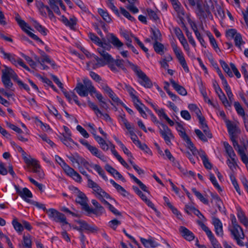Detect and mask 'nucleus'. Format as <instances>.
<instances>
[{
    "label": "nucleus",
    "instance_id": "nucleus-3",
    "mask_svg": "<svg viewBox=\"0 0 248 248\" xmlns=\"http://www.w3.org/2000/svg\"><path fill=\"white\" fill-rule=\"evenodd\" d=\"M72 190L76 197V202L81 206L82 209L88 213L93 212V209L88 205V199L86 195L76 187H73Z\"/></svg>",
    "mask_w": 248,
    "mask_h": 248
},
{
    "label": "nucleus",
    "instance_id": "nucleus-61",
    "mask_svg": "<svg viewBox=\"0 0 248 248\" xmlns=\"http://www.w3.org/2000/svg\"><path fill=\"white\" fill-rule=\"evenodd\" d=\"M132 101L134 103V105L137 110L139 111L141 108H145L144 105L142 104L140 101L139 100L138 97H137L133 99Z\"/></svg>",
    "mask_w": 248,
    "mask_h": 248
},
{
    "label": "nucleus",
    "instance_id": "nucleus-53",
    "mask_svg": "<svg viewBox=\"0 0 248 248\" xmlns=\"http://www.w3.org/2000/svg\"><path fill=\"white\" fill-rule=\"evenodd\" d=\"M1 81L6 88L10 89L12 87L13 83L11 81V78L1 76Z\"/></svg>",
    "mask_w": 248,
    "mask_h": 248
},
{
    "label": "nucleus",
    "instance_id": "nucleus-28",
    "mask_svg": "<svg viewBox=\"0 0 248 248\" xmlns=\"http://www.w3.org/2000/svg\"><path fill=\"white\" fill-rule=\"evenodd\" d=\"M97 51L107 64L112 63L114 62V59L111 56L102 48H98Z\"/></svg>",
    "mask_w": 248,
    "mask_h": 248
},
{
    "label": "nucleus",
    "instance_id": "nucleus-32",
    "mask_svg": "<svg viewBox=\"0 0 248 248\" xmlns=\"http://www.w3.org/2000/svg\"><path fill=\"white\" fill-rule=\"evenodd\" d=\"M237 216L240 222L245 226H248V219L240 208H237Z\"/></svg>",
    "mask_w": 248,
    "mask_h": 248
},
{
    "label": "nucleus",
    "instance_id": "nucleus-9",
    "mask_svg": "<svg viewBox=\"0 0 248 248\" xmlns=\"http://www.w3.org/2000/svg\"><path fill=\"white\" fill-rule=\"evenodd\" d=\"M46 213L49 217L52 220L57 222L61 223L62 225L68 224L64 215L58 212L56 210L50 208L46 210Z\"/></svg>",
    "mask_w": 248,
    "mask_h": 248
},
{
    "label": "nucleus",
    "instance_id": "nucleus-60",
    "mask_svg": "<svg viewBox=\"0 0 248 248\" xmlns=\"http://www.w3.org/2000/svg\"><path fill=\"white\" fill-rule=\"evenodd\" d=\"M195 132L197 135V136L199 138L200 140H202L203 142L207 141L208 138L204 133H203L200 130L196 129L195 130Z\"/></svg>",
    "mask_w": 248,
    "mask_h": 248
},
{
    "label": "nucleus",
    "instance_id": "nucleus-40",
    "mask_svg": "<svg viewBox=\"0 0 248 248\" xmlns=\"http://www.w3.org/2000/svg\"><path fill=\"white\" fill-rule=\"evenodd\" d=\"M237 161L238 159L237 157L231 158H228V159L226 161V163L228 165L229 168L233 171L234 170L236 169V168L237 167Z\"/></svg>",
    "mask_w": 248,
    "mask_h": 248
},
{
    "label": "nucleus",
    "instance_id": "nucleus-15",
    "mask_svg": "<svg viewBox=\"0 0 248 248\" xmlns=\"http://www.w3.org/2000/svg\"><path fill=\"white\" fill-rule=\"evenodd\" d=\"M100 88L103 90L117 105H121L123 102L107 84L101 83L100 84Z\"/></svg>",
    "mask_w": 248,
    "mask_h": 248
},
{
    "label": "nucleus",
    "instance_id": "nucleus-24",
    "mask_svg": "<svg viewBox=\"0 0 248 248\" xmlns=\"http://www.w3.org/2000/svg\"><path fill=\"white\" fill-rule=\"evenodd\" d=\"M92 155L103 161H106V157L102 152L94 146L91 145L88 149Z\"/></svg>",
    "mask_w": 248,
    "mask_h": 248
},
{
    "label": "nucleus",
    "instance_id": "nucleus-5",
    "mask_svg": "<svg viewBox=\"0 0 248 248\" xmlns=\"http://www.w3.org/2000/svg\"><path fill=\"white\" fill-rule=\"evenodd\" d=\"M129 63L131 68L138 76L140 84L145 88H151L152 86V83L146 75L137 65Z\"/></svg>",
    "mask_w": 248,
    "mask_h": 248
},
{
    "label": "nucleus",
    "instance_id": "nucleus-62",
    "mask_svg": "<svg viewBox=\"0 0 248 248\" xmlns=\"http://www.w3.org/2000/svg\"><path fill=\"white\" fill-rule=\"evenodd\" d=\"M124 89L128 92L132 99L138 97L136 95V91L131 86L125 85Z\"/></svg>",
    "mask_w": 248,
    "mask_h": 248
},
{
    "label": "nucleus",
    "instance_id": "nucleus-11",
    "mask_svg": "<svg viewBox=\"0 0 248 248\" xmlns=\"http://www.w3.org/2000/svg\"><path fill=\"white\" fill-rule=\"evenodd\" d=\"M16 18L20 27L30 37L35 40L42 42L37 35L31 31V30H32L31 28L24 20H22L18 15Z\"/></svg>",
    "mask_w": 248,
    "mask_h": 248
},
{
    "label": "nucleus",
    "instance_id": "nucleus-2",
    "mask_svg": "<svg viewBox=\"0 0 248 248\" xmlns=\"http://www.w3.org/2000/svg\"><path fill=\"white\" fill-rule=\"evenodd\" d=\"M83 81L84 84L78 83L75 89L79 96L86 97L89 93L92 94L93 92H95V88L92 85L91 80L88 78H84Z\"/></svg>",
    "mask_w": 248,
    "mask_h": 248
},
{
    "label": "nucleus",
    "instance_id": "nucleus-64",
    "mask_svg": "<svg viewBox=\"0 0 248 248\" xmlns=\"http://www.w3.org/2000/svg\"><path fill=\"white\" fill-rule=\"evenodd\" d=\"M200 127L203 130V133L208 138L211 139L212 138V135L209 130V128L206 123L202 124L201 125Z\"/></svg>",
    "mask_w": 248,
    "mask_h": 248
},
{
    "label": "nucleus",
    "instance_id": "nucleus-6",
    "mask_svg": "<svg viewBox=\"0 0 248 248\" xmlns=\"http://www.w3.org/2000/svg\"><path fill=\"white\" fill-rule=\"evenodd\" d=\"M170 44L173 53L175 54L179 63L182 66L185 72L187 73H189V69L186 61L184 54L182 49L174 41H171Z\"/></svg>",
    "mask_w": 248,
    "mask_h": 248
},
{
    "label": "nucleus",
    "instance_id": "nucleus-21",
    "mask_svg": "<svg viewBox=\"0 0 248 248\" xmlns=\"http://www.w3.org/2000/svg\"><path fill=\"white\" fill-rule=\"evenodd\" d=\"M195 150L196 151L195 152H191L192 153V155H199L202 160L204 166L207 169H211L212 168V165L209 162L205 152L202 150L198 151L196 148Z\"/></svg>",
    "mask_w": 248,
    "mask_h": 248
},
{
    "label": "nucleus",
    "instance_id": "nucleus-12",
    "mask_svg": "<svg viewBox=\"0 0 248 248\" xmlns=\"http://www.w3.org/2000/svg\"><path fill=\"white\" fill-rule=\"evenodd\" d=\"M83 166L79 167L78 168L80 172L84 175L87 180V186L88 187L92 188L94 194L101 189L99 185L91 179L90 176L82 168Z\"/></svg>",
    "mask_w": 248,
    "mask_h": 248
},
{
    "label": "nucleus",
    "instance_id": "nucleus-50",
    "mask_svg": "<svg viewBox=\"0 0 248 248\" xmlns=\"http://www.w3.org/2000/svg\"><path fill=\"white\" fill-rule=\"evenodd\" d=\"M154 48L155 49V51L156 53H157L160 55H162L164 53V46L163 45H162V44H161L158 42H155L154 43Z\"/></svg>",
    "mask_w": 248,
    "mask_h": 248
},
{
    "label": "nucleus",
    "instance_id": "nucleus-1",
    "mask_svg": "<svg viewBox=\"0 0 248 248\" xmlns=\"http://www.w3.org/2000/svg\"><path fill=\"white\" fill-rule=\"evenodd\" d=\"M17 150L21 153L22 157L25 163L28 166L32 167V171L37 173L40 178L44 177V174L42 171L38 161L28 155L19 146L16 145Z\"/></svg>",
    "mask_w": 248,
    "mask_h": 248
},
{
    "label": "nucleus",
    "instance_id": "nucleus-54",
    "mask_svg": "<svg viewBox=\"0 0 248 248\" xmlns=\"http://www.w3.org/2000/svg\"><path fill=\"white\" fill-rule=\"evenodd\" d=\"M89 38L97 46H99L102 42V40L97 37L95 34L93 33H89L88 34Z\"/></svg>",
    "mask_w": 248,
    "mask_h": 248
},
{
    "label": "nucleus",
    "instance_id": "nucleus-33",
    "mask_svg": "<svg viewBox=\"0 0 248 248\" xmlns=\"http://www.w3.org/2000/svg\"><path fill=\"white\" fill-rule=\"evenodd\" d=\"M170 83L173 88L177 92V93L183 96L186 95L187 92L186 89L182 86L178 84L174 80H171Z\"/></svg>",
    "mask_w": 248,
    "mask_h": 248
},
{
    "label": "nucleus",
    "instance_id": "nucleus-35",
    "mask_svg": "<svg viewBox=\"0 0 248 248\" xmlns=\"http://www.w3.org/2000/svg\"><path fill=\"white\" fill-rule=\"evenodd\" d=\"M60 139L62 142L68 148H72L74 145H77V144L71 139V136H62Z\"/></svg>",
    "mask_w": 248,
    "mask_h": 248
},
{
    "label": "nucleus",
    "instance_id": "nucleus-37",
    "mask_svg": "<svg viewBox=\"0 0 248 248\" xmlns=\"http://www.w3.org/2000/svg\"><path fill=\"white\" fill-rule=\"evenodd\" d=\"M31 21L34 27L43 35L47 34V30L41 25L36 20L33 18L31 19Z\"/></svg>",
    "mask_w": 248,
    "mask_h": 248
},
{
    "label": "nucleus",
    "instance_id": "nucleus-18",
    "mask_svg": "<svg viewBox=\"0 0 248 248\" xmlns=\"http://www.w3.org/2000/svg\"><path fill=\"white\" fill-rule=\"evenodd\" d=\"M199 225L202 228L203 231H204L209 240H210L213 247H217V246L219 244L218 243L217 240L215 237L214 234L209 229V228L207 227L202 222L200 221H198Z\"/></svg>",
    "mask_w": 248,
    "mask_h": 248
},
{
    "label": "nucleus",
    "instance_id": "nucleus-45",
    "mask_svg": "<svg viewBox=\"0 0 248 248\" xmlns=\"http://www.w3.org/2000/svg\"><path fill=\"white\" fill-rule=\"evenodd\" d=\"M87 102L89 107L94 111L97 117H99V114H102V111L98 108L97 106L94 103L91 102L89 98Z\"/></svg>",
    "mask_w": 248,
    "mask_h": 248
},
{
    "label": "nucleus",
    "instance_id": "nucleus-27",
    "mask_svg": "<svg viewBox=\"0 0 248 248\" xmlns=\"http://www.w3.org/2000/svg\"><path fill=\"white\" fill-rule=\"evenodd\" d=\"M140 240L143 245L147 248H155L158 246V243L152 237H150L148 239L140 237Z\"/></svg>",
    "mask_w": 248,
    "mask_h": 248
},
{
    "label": "nucleus",
    "instance_id": "nucleus-26",
    "mask_svg": "<svg viewBox=\"0 0 248 248\" xmlns=\"http://www.w3.org/2000/svg\"><path fill=\"white\" fill-rule=\"evenodd\" d=\"M179 231L181 235L186 240L190 241L194 239V234L186 227L183 226L180 227L179 228Z\"/></svg>",
    "mask_w": 248,
    "mask_h": 248
},
{
    "label": "nucleus",
    "instance_id": "nucleus-17",
    "mask_svg": "<svg viewBox=\"0 0 248 248\" xmlns=\"http://www.w3.org/2000/svg\"><path fill=\"white\" fill-rule=\"evenodd\" d=\"M48 3L50 7L49 8L58 15H61L59 6H60L63 11H65L66 10V7L63 4L62 0H48Z\"/></svg>",
    "mask_w": 248,
    "mask_h": 248
},
{
    "label": "nucleus",
    "instance_id": "nucleus-58",
    "mask_svg": "<svg viewBox=\"0 0 248 248\" xmlns=\"http://www.w3.org/2000/svg\"><path fill=\"white\" fill-rule=\"evenodd\" d=\"M230 179L232 185L233 186L235 190L239 195H241V191L239 188V185L236 181L235 178L232 175L230 176Z\"/></svg>",
    "mask_w": 248,
    "mask_h": 248
},
{
    "label": "nucleus",
    "instance_id": "nucleus-22",
    "mask_svg": "<svg viewBox=\"0 0 248 248\" xmlns=\"http://www.w3.org/2000/svg\"><path fill=\"white\" fill-rule=\"evenodd\" d=\"M171 3L174 10L177 13L178 17L181 20H183L185 16V12L180 2L177 0Z\"/></svg>",
    "mask_w": 248,
    "mask_h": 248
},
{
    "label": "nucleus",
    "instance_id": "nucleus-49",
    "mask_svg": "<svg viewBox=\"0 0 248 248\" xmlns=\"http://www.w3.org/2000/svg\"><path fill=\"white\" fill-rule=\"evenodd\" d=\"M219 63L223 68V69L224 70V71L228 75V76L230 77H232L233 74L231 70H230V68H229L228 65L227 64V63L224 61L223 60H220Z\"/></svg>",
    "mask_w": 248,
    "mask_h": 248
},
{
    "label": "nucleus",
    "instance_id": "nucleus-46",
    "mask_svg": "<svg viewBox=\"0 0 248 248\" xmlns=\"http://www.w3.org/2000/svg\"><path fill=\"white\" fill-rule=\"evenodd\" d=\"M235 46L240 49H242L241 46L245 44V42L243 40L241 35L238 33L234 38Z\"/></svg>",
    "mask_w": 248,
    "mask_h": 248
},
{
    "label": "nucleus",
    "instance_id": "nucleus-48",
    "mask_svg": "<svg viewBox=\"0 0 248 248\" xmlns=\"http://www.w3.org/2000/svg\"><path fill=\"white\" fill-rule=\"evenodd\" d=\"M23 245L26 248H32V242L31 235H23Z\"/></svg>",
    "mask_w": 248,
    "mask_h": 248
},
{
    "label": "nucleus",
    "instance_id": "nucleus-52",
    "mask_svg": "<svg viewBox=\"0 0 248 248\" xmlns=\"http://www.w3.org/2000/svg\"><path fill=\"white\" fill-rule=\"evenodd\" d=\"M233 105L237 114L239 116H241L245 114L244 109L238 102H234Z\"/></svg>",
    "mask_w": 248,
    "mask_h": 248
},
{
    "label": "nucleus",
    "instance_id": "nucleus-39",
    "mask_svg": "<svg viewBox=\"0 0 248 248\" xmlns=\"http://www.w3.org/2000/svg\"><path fill=\"white\" fill-rule=\"evenodd\" d=\"M97 12L106 22L110 23L111 21V18L106 9L98 8Z\"/></svg>",
    "mask_w": 248,
    "mask_h": 248
},
{
    "label": "nucleus",
    "instance_id": "nucleus-57",
    "mask_svg": "<svg viewBox=\"0 0 248 248\" xmlns=\"http://www.w3.org/2000/svg\"><path fill=\"white\" fill-rule=\"evenodd\" d=\"M41 56L42 57V60L41 61L42 63L46 62L51 64L52 66H54V62L53 61L51 60L49 57L44 52H42Z\"/></svg>",
    "mask_w": 248,
    "mask_h": 248
},
{
    "label": "nucleus",
    "instance_id": "nucleus-23",
    "mask_svg": "<svg viewBox=\"0 0 248 248\" xmlns=\"http://www.w3.org/2000/svg\"><path fill=\"white\" fill-rule=\"evenodd\" d=\"M109 41L113 46L119 50H121L124 44L120 39L114 34L110 33L108 35Z\"/></svg>",
    "mask_w": 248,
    "mask_h": 248
},
{
    "label": "nucleus",
    "instance_id": "nucleus-47",
    "mask_svg": "<svg viewBox=\"0 0 248 248\" xmlns=\"http://www.w3.org/2000/svg\"><path fill=\"white\" fill-rule=\"evenodd\" d=\"M38 7L41 15L44 17H46L49 7L44 5L43 3H39Z\"/></svg>",
    "mask_w": 248,
    "mask_h": 248
},
{
    "label": "nucleus",
    "instance_id": "nucleus-13",
    "mask_svg": "<svg viewBox=\"0 0 248 248\" xmlns=\"http://www.w3.org/2000/svg\"><path fill=\"white\" fill-rule=\"evenodd\" d=\"M162 128L159 129V133L164 139L166 143L168 145L171 144V140L173 138V136L170 129L165 124H161Z\"/></svg>",
    "mask_w": 248,
    "mask_h": 248
},
{
    "label": "nucleus",
    "instance_id": "nucleus-55",
    "mask_svg": "<svg viewBox=\"0 0 248 248\" xmlns=\"http://www.w3.org/2000/svg\"><path fill=\"white\" fill-rule=\"evenodd\" d=\"M93 58L96 61V63L93 65V68H96L107 64L103 59L98 58L97 56H94Z\"/></svg>",
    "mask_w": 248,
    "mask_h": 248
},
{
    "label": "nucleus",
    "instance_id": "nucleus-59",
    "mask_svg": "<svg viewBox=\"0 0 248 248\" xmlns=\"http://www.w3.org/2000/svg\"><path fill=\"white\" fill-rule=\"evenodd\" d=\"M13 225L15 229L18 232H21L23 230V225L17 221L16 218H15L12 222Z\"/></svg>",
    "mask_w": 248,
    "mask_h": 248
},
{
    "label": "nucleus",
    "instance_id": "nucleus-7",
    "mask_svg": "<svg viewBox=\"0 0 248 248\" xmlns=\"http://www.w3.org/2000/svg\"><path fill=\"white\" fill-rule=\"evenodd\" d=\"M69 159L71 161L74 166L79 167L83 166L86 169L89 170L90 166L89 163L78 153L71 154L67 156Z\"/></svg>",
    "mask_w": 248,
    "mask_h": 248
},
{
    "label": "nucleus",
    "instance_id": "nucleus-51",
    "mask_svg": "<svg viewBox=\"0 0 248 248\" xmlns=\"http://www.w3.org/2000/svg\"><path fill=\"white\" fill-rule=\"evenodd\" d=\"M202 94L203 96L205 102H207L208 104L213 107L215 108H218V104L217 103H213L211 101V100L208 97L207 93H206L205 91H202Z\"/></svg>",
    "mask_w": 248,
    "mask_h": 248
},
{
    "label": "nucleus",
    "instance_id": "nucleus-36",
    "mask_svg": "<svg viewBox=\"0 0 248 248\" xmlns=\"http://www.w3.org/2000/svg\"><path fill=\"white\" fill-rule=\"evenodd\" d=\"M111 153L121 163V164L126 168H128L129 166L127 163L123 159V158L119 155L117 151L115 149V145H111Z\"/></svg>",
    "mask_w": 248,
    "mask_h": 248
},
{
    "label": "nucleus",
    "instance_id": "nucleus-34",
    "mask_svg": "<svg viewBox=\"0 0 248 248\" xmlns=\"http://www.w3.org/2000/svg\"><path fill=\"white\" fill-rule=\"evenodd\" d=\"M0 52L3 55L4 59H8L13 64L15 65L16 60H17L18 57H16V55L13 54L5 52L2 47H0Z\"/></svg>",
    "mask_w": 248,
    "mask_h": 248
},
{
    "label": "nucleus",
    "instance_id": "nucleus-8",
    "mask_svg": "<svg viewBox=\"0 0 248 248\" xmlns=\"http://www.w3.org/2000/svg\"><path fill=\"white\" fill-rule=\"evenodd\" d=\"M229 230L231 233V235L236 241L238 245L243 246V242L241 240L244 238V234L241 227L238 225L234 226H229Z\"/></svg>",
    "mask_w": 248,
    "mask_h": 248
},
{
    "label": "nucleus",
    "instance_id": "nucleus-56",
    "mask_svg": "<svg viewBox=\"0 0 248 248\" xmlns=\"http://www.w3.org/2000/svg\"><path fill=\"white\" fill-rule=\"evenodd\" d=\"M188 108L190 110L194 112L197 116H199L202 114L201 112L198 107L194 104H189L188 106Z\"/></svg>",
    "mask_w": 248,
    "mask_h": 248
},
{
    "label": "nucleus",
    "instance_id": "nucleus-63",
    "mask_svg": "<svg viewBox=\"0 0 248 248\" xmlns=\"http://www.w3.org/2000/svg\"><path fill=\"white\" fill-rule=\"evenodd\" d=\"M223 88L226 93L229 100L232 102L233 100V95L230 86L229 84H227L223 86Z\"/></svg>",
    "mask_w": 248,
    "mask_h": 248
},
{
    "label": "nucleus",
    "instance_id": "nucleus-19",
    "mask_svg": "<svg viewBox=\"0 0 248 248\" xmlns=\"http://www.w3.org/2000/svg\"><path fill=\"white\" fill-rule=\"evenodd\" d=\"M76 222L79 225L81 232L87 231L89 232L94 233L97 232L98 228L93 225L89 224L86 221L82 220H77Z\"/></svg>",
    "mask_w": 248,
    "mask_h": 248
},
{
    "label": "nucleus",
    "instance_id": "nucleus-16",
    "mask_svg": "<svg viewBox=\"0 0 248 248\" xmlns=\"http://www.w3.org/2000/svg\"><path fill=\"white\" fill-rule=\"evenodd\" d=\"M62 169L68 176L72 178L76 182L79 183H81L82 178L81 176L69 165L67 164Z\"/></svg>",
    "mask_w": 248,
    "mask_h": 248
},
{
    "label": "nucleus",
    "instance_id": "nucleus-31",
    "mask_svg": "<svg viewBox=\"0 0 248 248\" xmlns=\"http://www.w3.org/2000/svg\"><path fill=\"white\" fill-rule=\"evenodd\" d=\"M19 195L26 201L29 202V198L32 197L31 192L27 188H22L21 190H17Z\"/></svg>",
    "mask_w": 248,
    "mask_h": 248
},
{
    "label": "nucleus",
    "instance_id": "nucleus-14",
    "mask_svg": "<svg viewBox=\"0 0 248 248\" xmlns=\"http://www.w3.org/2000/svg\"><path fill=\"white\" fill-rule=\"evenodd\" d=\"M230 137L237 136L241 133V130L238 126V123L232 122L230 120L226 121L225 123Z\"/></svg>",
    "mask_w": 248,
    "mask_h": 248
},
{
    "label": "nucleus",
    "instance_id": "nucleus-43",
    "mask_svg": "<svg viewBox=\"0 0 248 248\" xmlns=\"http://www.w3.org/2000/svg\"><path fill=\"white\" fill-rule=\"evenodd\" d=\"M205 1V11L207 13H210V11L213 10L215 8L214 2H216L215 0H204Z\"/></svg>",
    "mask_w": 248,
    "mask_h": 248
},
{
    "label": "nucleus",
    "instance_id": "nucleus-25",
    "mask_svg": "<svg viewBox=\"0 0 248 248\" xmlns=\"http://www.w3.org/2000/svg\"><path fill=\"white\" fill-rule=\"evenodd\" d=\"M4 68L2 70V77L13 78L15 80H17V76L15 71L10 67L4 66Z\"/></svg>",
    "mask_w": 248,
    "mask_h": 248
},
{
    "label": "nucleus",
    "instance_id": "nucleus-4",
    "mask_svg": "<svg viewBox=\"0 0 248 248\" xmlns=\"http://www.w3.org/2000/svg\"><path fill=\"white\" fill-rule=\"evenodd\" d=\"M95 197L104 205L107 206L109 210L115 215H120V213L113 206L108 202L106 200H110L115 202V200L102 188L94 194Z\"/></svg>",
    "mask_w": 248,
    "mask_h": 248
},
{
    "label": "nucleus",
    "instance_id": "nucleus-42",
    "mask_svg": "<svg viewBox=\"0 0 248 248\" xmlns=\"http://www.w3.org/2000/svg\"><path fill=\"white\" fill-rule=\"evenodd\" d=\"M192 191L194 194V195L197 197V198L200 200L202 203L205 204H208L209 202L208 200L204 197V196L199 191H198L196 188L193 187L192 188Z\"/></svg>",
    "mask_w": 248,
    "mask_h": 248
},
{
    "label": "nucleus",
    "instance_id": "nucleus-44",
    "mask_svg": "<svg viewBox=\"0 0 248 248\" xmlns=\"http://www.w3.org/2000/svg\"><path fill=\"white\" fill-rule=\"evenodd\" d=\"M152 39L155 42L160 41L161 34L159 30L156 28L151 29Z\"/></svg>",
    "mask_w": 248,
    "mask_h": 248
},
{
    "label": "nucleus",
    "instance_id": "nucleus-20",
    "mask_svg": "<svg viewBox=\"0 0 248 248\" xmlns=\"http://www.w3.org/2000/svg\"><path fill=\"white\" fill-rule=\"evenodd\" d=\"M212 224L214 226L217 235L222 237L224 233L223 225L220 220L216 217H212Z\"/></svg>",
    "mask_w": 248,
    "mask_h": 248
},
{
    "label": "nucleus",
    "instance_id": "nucleus-10",
    "mask_svg": "<svg viewBox=\"0 0 248 248\" xmlns=\"http://www.w3.org/2000/svg\"><path fill=\"white\" fill-rule=\"evenodd\" d=\"M176 129L178 132L179 136L186 142L187 147L189 149V150L191 152H196L195 150V147L191 142L190 138L186 133L185 129L182 126V125L179 124H177Z\"/></svg>",
    "mask_w": 248,
    "mask_h": 248
},
{
    "label": "nucleus",
    "instance_id": "nucleus-29",
    "mask_svg": "<svg viewBox=\"0 0 248 248\" xmlns=\"http://www.w3.org/2000/svg\"><path fill=\"white\" fill-rule=\"evenodd\" d=\"M91 202L95 207V209H93V212L91 213H94L97 215L100 216L105 212L104 207L96 200H92Z\"/></svg>",
    "mask_w": 248,
    "mask_h": 248
},
{
    "label": "nucleus",
    "instance_id": "nucleus-30",
    "mask_svg": "<svg viewBox=\"0 0 248 248\" xmlns=\"http://www.w3.org/2000/svg\"><path fill=\"white\" fill-rule=\"evenodd\" d=\"M62 92L69 102H72V101H74L77 105H80V103L78 100V97L75 93L72 92H67L63 89L62 90Z\"/></svg>",
    "mask_w": 248,
    "mask_h": 248
},
{
    "label": "nucleus",
    "instance_id": "nucleus-41",
    "mask_svg": "<svg viewBox=\"0 0 248 248\" xmlns=\"http://www.w3.org/2000/svg\"><path fill=\"white\" fill-rule=\"evenodd\" d=\"M207 35L209 37L210 44H211L212 46H213L215 50L216 51V52H220V49L218 47L217 43L213 35L211 33V32L208 31L207 32Z\"/></svg>",
    "mask_w": 248,
    "mask_h": 248
},
{
    "label": "nucleus",
    "instance_id": "nucleus-38",
    "mask_svg": "<svg viewBox=\"0 0 248 248\" xmlns=\"http://www.w3.org/2000/svg\"><path fill=\"white\" fill-rule=\"evenodd\" d=\"M223 145L229 158L237 157L232 147L227 142H224Z\"/></svg>",
    "mask_w": 248,
    "mask_h": 248
}]
</instances>
